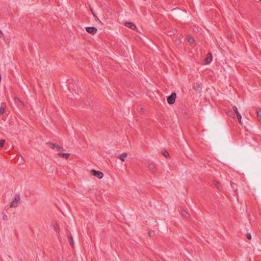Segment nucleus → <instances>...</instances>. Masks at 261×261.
I'll use <instances>...</instances> for the list:
<instances>
[{"mask_svg": "<svg viewBox=\"0 0 261 261\" xmlns=\"http://www.w3.org/2000/svg\"><path fill=\"white\" fill-rule=\"evenodd\" d=\"M231 187L232 189H234V186H233V185H231Z\"/></svg>", "mask_w": 261, "mask_h": 261, "instance_id": "obj_27", "label": "nucleus"}, {"mask_svg": "<svg viewBox=\"0 0 261 261\" xmlns=\"http://www.w3.org/2000/svg\"><path fill=\"white\" fill-rule=\"evenodd\" d=\"M20 200V196L19 194H16L14 196V200L11 203L10 207H15L18 205V202Z\"/></svg>", "mask_w": 261, "mask_h": 261, "instance_id": "obj_1", "label": "nucleus"}, {"mask_svg": "<svg viewBox=\"0 0 261 261\" xmlns=\"http://www.w3.org/2000/svg\"><path fill=\"white\" fill-rule=\"evenodd\" d=\"M148 168L150 172L154 173L156 172V168L155 164L153 162L147 164Z\"/></svg>", "mask_w": 261, "mask_h": 261, "instance_id": "obj_3", "label": "nucleus"}, {"mask_svg": "<svg viewBox=\"0 0 261 261\" xmlns=\"http://www.w3.org/2000/svg\"><path fill=\"white\" fill-rule=\"evenodd\" d=\"M14 100H15V102L16 103H21V102L19 100V99L17 98V97H15L14 98Z\"/></svg>", "mask_w": 261, "mask_h": 261, "instance_id": "obj_19", "label": "nucleus"}, {"mask_svg": "<svg viewBox=\"0 0 261 261\" xmlns=\"http://www.w3.org/2000/svg\"><path fill=\"white\" fill-rule=\"evenodd\" d=\"M232 110L234 111V112L236 114V115H237V118H238V120L239 121V123H241L242 116H241V115L240 114V113L239 112L237 107L236 106H233L232 107Z\"/></svg>", "mask_w": 261, "mask_h": 261, "instance_id": "obj_6", "label": "nucleus"}, {"mask_svg": "<svg viewBox=\"0 0 261 261\" xmlns=\"http://www.w3.org/2000/svg\"><path fill=\"white\" fill-rule=\"evenodd\" d=\"M49 144L51 145V148L53 149L57 148V145L54 143H49Z\"/></svg>", "mask_w": 261, "mask_h": 261, "instance_id": "obj_18", "label": "nucleus"}, {"mask_svg": "<svg viewBox=\"0 0 261 261\" xmlns=\"http://www.w3.org/2000/svg\"><path fill=\"white\" fill-rule=\"evenodd\" d=\"M71 89H72V88L71 87L70 85H69V86H68V89H69V90H71Z\"/></svg>", "mask_w": 261, "mask_h": 261, "instance_id": "obj_26", "label": "nucleus"}, {"mask_svg": "<svg viewBox=\"0 0 261 261\" xmlns=\"http://www.w3.org/2000/svg\"><path fill=\"white\" fill-rule=\"evenodd\" d=\"M163 155L165 156V157H168L169 156V153L166 151H165L164 152H163Z\"/></svg>", "mask_w": 261, "mask_h": 261, "instance_id": "obj_21", "label": "nucleus"}, {"mask_svg": "<svg viewBox=\"0 0 261 261\" xmlns=\"http://www.w3.org/2000/svg\"><path fill=\"white\" fill-rule=\"evenodd\" d=\"M0 37L1 38L4 37V34L1 30H0Z\"/></svg>", "mask_w": 261, "mask_h": 261, "instance_id": "obj_25", "label": "nucleus"}, {"mask_svg": "<svg viewBox=\"0 0 261 261\" xmlns=\"http://www.w3.org/2000/svg\"><path fill=\"white\" fill-rule=\"evenodd\" d=\"M127 153L126 152H124L123 153H122L119 156V159L122 161H125V158L127 156Z\"/></svg>", "mask_w": 261, "mask_h": 261, "instance_id": "obj_11", "label": "nucleus"}, {"mask_svg": "<svg viewBox=\"0 0 261 261\" xmlns=\"http://www.w3.org/2000/svg\"><path fill=\"white\" fill-rule=\"evenodd\" d=\"M213 184L215 185L218 189H220L222 187L221 184L217 181H214Z\"/></svg>", "mask_w": 261, "mask_h": 261, "instance_id": "obj_12", "label": "nucleus"}, {"mask_svg": "<svg viewBox=\"0 0 261 261\" xmlns=\"http://www.w3.org/2000/svg\"><path fill=\"white\" fill-rule=\"evenodd\" d=\"M212 61V56L211 53H208L206 58L205 59V63L206 64H210Z\"/></svg>", "mask_w": 261, "mask_h": 261, "instance_id": "obj_9", "label": "nucleus"}, {"mask_svg": "<svg viewBox=\"0 0 261 261\" xmlns=\"http://www.w3.org/2000/svg\"><path fill=\"white\" fill-rule=\"evenodd\" d=\"M176 94L173 92L170 96L167 97V102L169 104L172 105L175 102Z\"/></svg>", "mask_w": 261, "mask_h": 261, "instance_id": "obj_2", "label": "nucleus"}, {"mask_svg": "<svg viewBox=\"0 0 261 261\" xmlns=\"http://www.w3.org/2000/svg\"><path fill=\"white\" fill-rule=\"evenodd\" d=\"M58 156L61 158H64L65 159H68L70 156V153H61L59 152L58 154Z\"/></svg>", "mask_w": 261, "mask_h": 261, "instance_id": "obj_10", "label": "nucleus"}, {"mask_svg": "<svg viewBox=\"0 0 261 261\" xmlns=\"http://www.w3.org/2000/svg\"><path fill=\"white\" fill-rule=\"evenodd\" d=\"M91 172L93 175L97 177L99 179L102 178L103 176V174L101 171L92 170Z\"/></svg>", "mask_w": 261, "mask_h": 261, "instance_id": "obj_4", "label": "nucleus"}, {"mask_svg": "<svg viewBox=\"0 0 261 261\" xmlns=\"http://www.w3.org/2000/svg\"><path fill=\"white\" fill-rule=\"evenodd\" d=\"M181 214L182 216H185V217H187L188 213L185 210H182L181 212Z\"/></svg>", "mask_w": 261, "mask_h": 261, "instance_id": "obj_17", "label": "nucleus"}, {"mask_svg": "<svg viewBox=\"0 0 261 261\" xmlns=\"http://www.w3.org/2000/svg\"><path fill=\"white\" fill-rule=\"evenodd\" d=\"M69 242H70V244L71 246H72V248H73L74 247L73 240L71 236L69 237Z\"/></svg>", "mask_w": 261, "mask_h": 261, "instance_id": "obj_15", "label": "nucleus"}, {"mask_svg": "<svg viewBox=\"0 0 261 261\" xmlns=\"http://www.w3.org/2000/svg\"><path fill=\"white\" fill-rule=\"evenodd\" d=\"M59 227L58 226V225H57V226H55V229L56 231H58L59 232Z\"/></svg>", "mask_w": 261, "mask_h": 261, "instance_id": "obj_24", "label": "nucleus"}, {"mask_svg": "<svg viewBox=\"0 0 261 261\" xmlns=\"http://www.w3.org/2000/svg\"><path fill=\"white\" fill-rule=\"evenodd\" d=\"M246 238L248 239V240H250L251 239V236L250 233H247L246 234Z\"/></svg>", "mask_w": 261, "mask_h": 261, "instance_id": "obj_22", "label": "nucleus"}, {"mask_svg": "<svg viewBox=\"0 0 261 261\" xmlns=\"http://www.w3.org/2000/svg\"><path fill=\"white\" fill-rule=\"evenodd\" d=\"M5 109L2 108V107L0 108V114H3L5 112Z\"/></svg>", "mask_w": 261, "mask_h": 261, "instance_id": "obj_20", "label": "nucleus"}, {"mask_svg": "<svg viewBox=\"0 0 261 261\" xmlns=\"http://www.w3.org/2000/svg\"><path fill=\"white\" fill-rule=\"evenodd\" d=\"M56 149H57V150H63V147L62 146L57 145Z\"/></svg>", "mask_w": 261, "mask_h": 261, "instance_id": "obj_23", "label": "nucleus"}, {"mask_svg": "<svg viewBox=\"0 0 261 261\" xmlns=\"http://www.w3.org/2000/svg\"><path fill=\"white\" fill-rule=\"evenodd\" d=\"M5 142V140H1L0 139V148H2L4 146Z\"/></svg>", "mask_w": 261, "mask_h": 261, "instance_id": "obj_16", "label": "nucleus"}, {"mask_svg": "<svg viewBox=\"0 0 261 261\" xmlns=\"http://www.w3.org/2000/svg\"><path fill=\"white\" fill-rule=\"evenodd\" d=\"M86 30L90 34H95L97 32V29L93 27H86Z\"/></svg>", "mask_w": 261, "mask_h": 261, "instance_id": "obj_5", "label": "nucleus"}, {"mask_svg": "<svg viewBox=\"0 0 261 261\" xmlns=\"http://www.w3.org/2000/svg\"><path fill=\"white\" fill-rule=\"evenodd\" d=\"M187 40L190 43H193L194 42V39L190 36L188 37Z\"/></svg>", "mask_w": 261, "mask_h": 261, "instance_id": "obj_14", "label": "nucleus"}, {"mask_svg": "<svg viewBox=\"0 0 261 261\" xmlns=\"http://www.w3.org/2000/svg\"><path fill=\"white\" fill-rule=\"evenodd\" d=\"M125 25L132 30H135L136 28V25L132 22H125Z\"/></svg>", "mask_w": 261, "mask_h": 261, "instance_id": "obj_8", "label": "nucleus"}, {"mask_svg": "<svg viewBox=\"0 0 261 261\" xmlns=\"http://www.w3.org/2000/svg\"><path fill=\"white\" fill-rule=\"evenodd\" d=\"M193 88L196 92L200 91L202 89V87L201 84L199 83H195L193 85Z\"/></svg>", "mask_w": 261, "mask_h": 261, "instance_id": "obj_7", "label": "nucleus"}, {"mask_svg": "<svg viewBox=\"0 0 261 261\" xmlns=\"http://www.w3.org/2000/svg\"><path fill=\"white\" fill-rule=\"evenodd\" d=\"M257 115L258 121L261 122V110L257 111Z\"/></svg>", "mask_w": 261, "mask_h": 261, "instance_id": "obj_13", "label": "nucleus"}]
</instances>
